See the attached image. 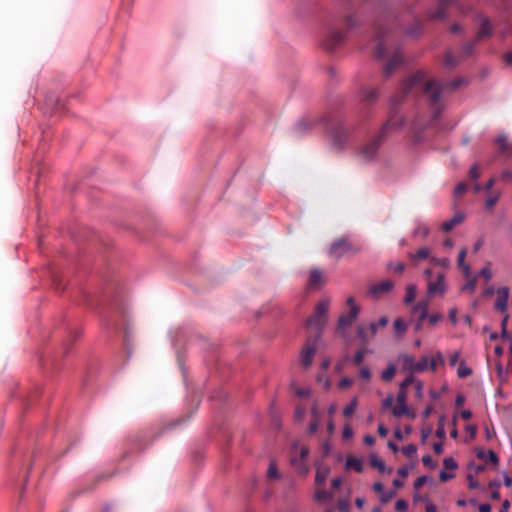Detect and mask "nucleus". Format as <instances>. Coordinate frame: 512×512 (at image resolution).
Listing matches in <instances>:
<instances>
[{"mask_svg":"<svg viewBox=\"0 0 512 512\" xmlns=\"http://www.w3.org/2000/svg\"><path fill=\"white\" fill-rule=\"evenodd\" d=\"M462 85L461 79H456L450 83L440 84L436 80H429L424 72H417L408 79H406L401 85V96H394L392 98V105H398L402 101V98L409 93H422L423 96L429 102L432 121H436L443 110V103L441 101V95L444 90L449 89L453 91Z\"/></svg>","mask_w":512,"mask_h":512,"instance_id":"1","label":"nucleus"},{"mask_svg":"<svg viewBox=\"0 0 512 512\" xmlns=\"http://www.w3.org/2000/svg\"><path fill=\"white\" fill-rule=\"evenodd\" d=\"M399 25L398 19L392 14L381 15L374 24L376 46L374 55L378 59L389 57L384 66V75L389 77L403 62L399 50L394 47V28Z\"/></svg>","mask_w":512,"mask_h":512,"instance_id":"2","label":"nucleus"},{"mask_svg":"<svg viewBox=\"0 0 512 512\" xmlns=\"http://www.w3.org/2000/svg\"><path fill=\"white\" fill-rule=\"evenodd\" d=\"M410 385L415 386L416 395L421 397L423 390V383L416 380L413 376H408L399 387L396 396L390 394L382 402V408L385 412H391L392 416H411L409 408L406 404L407 400V387Z\"/></svg>","mask_w":512,"mask_h":512,"instance_id":"3","label":"nucleus"},{"mask_svg":"<svg viewBox=\"0 0 512 512\" xmlns=\"http://www.w3.org/2000/svg\"><path fill=\"white\" fill-rule=\"evenodd\" d=\"M403 123V117L401 115H398L395 111H392L389 119L381 127L379 134L370 141H368L358 150V158L363 162L373 160L386 134L392 130L400 128L403 125Z\"/></svg>","mask_w":512,"mask_h":512,"instance_id":"4","label":"nucleus"},{"mask_svg":"<svg viewBox=\"0 0 512 512\" xmlns=\"http://www.w3.org/2000/svg\"><path fill=\"white\" fill-rule=\"evenodd\" d=\"M330 300L322 299L315 307L314 313L306 320L307 329L313 338L320 339L322 329L327 322V313L329 310Z\"/></svg>","mask_w":512,"mask_h":512,"instance_id":"5","label":"nucleus"},{"mask_svg":"<svg viewBox=\"0 0 512 512\" xmlns=\"http://www.w3.org/2000/svg\"><path fill=\"white\" fill-rule=\"evenodd\" d=\"M360 250V245L354 243L348 237H340L332 242L328 254L331 258L338 260L355 255Z\"/></svg>","mask_w":512,"mask_h":512,"instance_id":"6","label":"nucleus"},{"mask_svg":"<svg viewBox=\"0 0 512 512\" xmlns=\"http://www.w3.org/2000/svg\"><path fill=\"white\" fill-rule=\"evenodd\" d=\"M346 303L349 306V312L340 315L337 323L338 332H344L348 327H350L357 319L360 311V307L355 303V300L352 296L347 298Z\"/></svg>","mask_w":512,"mask_h":512,"instance_id":"7","label":"nucleus"},{"mask_svg":"<svg viewBox=\"0 0 512 512\" xmlns=\"http://www.w3.org/2000/svg\"><path fill=\"white\" fill-rule=\"evenodd\" d=\"M299 449V456L292 455L290 458L291 465L298 470L301 474H306L308 472V467L305 464V458L309 453V449L306 446H301L299 448L298 442L294 441L291 444V452L296 453Z\"/></svg>","mask_w":512,"mask_h":512,"instance_id":"8","label":"nucleus"},{"mask_svg":"<svg viewBox=\"0 0 512 512\" xmlns=\"http://www.w3.org/2000/svg\"><path fill=\"white\" fill-rule=\"evenodd\" d=\"M346 37V30L331 28L325 36L322 46L327 51H334L342 45Z\"/></svg>","mask_w":512,"mask_h":512,"instance_id":"9","label":"nucleus"},{"mask_svg":"<svg viewBox=\"0 0 512 512\" xmlns=\"http://www.w3.org/2000/svg\"><path fill=\"white\" fill-rule=\"evenodd\" d=\"M350 129L342 123H337L331 129V142L332 146L337 150H342L349 138Z\"/></svg>","mask_w":512,"mask_h":512,"instance_id":"10","label":"nucleus"},{"mask_svg":"<svg viewBox=\"0 0 512 512\" xmlns=\"http://www.w3.org/2000/svg\"><path fill=\"white\" fill-rule=\"evenodd\" d=\"M477 41L475 39L473 41L466 42L461 50L459 58H456L452 52H447L444 58V64L447 68H454L460 60L466 59L471 56L474 52V47Z\"/></svg>","mask_w":512,"mask_h":512,"instance_id":"11","label":"nucleus"},{"mask_svg":"<svg viewBox=\"0 0 512 512\" xmlns=\"http://www.w3.org/2000/svg\"><path fill=\"white\" fill-rule=\"evenodd\" d=\"M319 339L308 336L306 343L300 353V364L304 368H309L313 362L317 351V342Z\"/></svg>","mask_w":512,"mask_h":512,"instance_id":"12","label":"nucleus"},{"mask_svg":"<svg viewBox=\"0 0 512 512\" xmlns=\"http://www.w3.org/2000/svg\"><path fill=\"white\" fill-rule=\"evenodd\" d=\"M450 7H456L457 9H460L458 0H438L436 11L430 12L428 17L431 20L445 19L448 16L447 10Z\"/></svg>","mask_w":512,"mask_h":512,"instance_id":"13","label":"nucleus"},{"mask_svg":"<svg viewBox=\"0 0 512 512\" xmlns=\"http://www.w3.org/2000/svg\"><path fill=\"white\" fill-rule=\"evenodd\" d=\"M478 19L480 20V26L477 30L475 41H482L485 39H489L492 37L494 32V26L491 23L490 19L483 15H478Z\"/></svg>","mask_w":512,"mask_h":512,"instance_id":"14","label":"nucleus"},{"mask_svg":"<svg viewBox=\"0 0 512 512\" xmlns=\"http://www.w3.org/2000/svg\"><path fill=\"white\" fill-rule=\"evenodd\" d=\"M446 291L445 275L440 272L437 274L435 280H429L427 293L429 296L440 295L443 296Z\"/></svg>","mask_w":512,"mask_h":512,"instance_id":"15","label":"nucleus"},{"mask_svg":"<svg viewBox=\"0 0 512 512\" xmlns=\"http://www.w3.org/2000/svg\"><path fill=\"white\" fill-rule=\"evenodd\" d=\"M378 332V324L370 323L368 326L359 325L357 327V336L361 340L362 344L365 345L368 341L373 338Z\"/></svg>","mask_w":512,"mask_h":512,"instance_id":"16","label":"nucleus"},{"mask_svg":"<svg viewBox=\"0 0 512 512\" xmlns=\"http://www.w3.org/2000/svg\"><path fill=\"white\" fill-rule=\"evenodd\" d=\"M394 287V283L390 280H383L379 283L373 284L369 288V294L374 298H379L382 295L390 292Z\"/></svg>","mask_w":512,"mask_h":512,"instance_id":"17","label":"nucleus"},{"mask_svg":"<svg viewBox=\"0 0 512 512\" xmlns=\"http://www.w3.org/2000/svg\"><path fill=\"white\" fill-rule=\"evenodd\" d=\"M509 299V289L501 287L496 291V300L494 307L497 311L504 313L507 309Z\"/></svg>","mask_w":512,"mask_h":512,"instance_id":"18","label":"nucleus"},{"mask_svg":"<svg viewBox=\"0 0 512 512\" xmlns=\"http://www.w3.org/2000/svg\"><path fill=\"white\" fill-rule=\"evenodd\" d=\"M324 274L320 269H312L308 278V287L311 289H318L324 284Z\"/></svg>","mask_w":512,"mask_h":512,"instance_id":"19","label":"nucleus"},{"mask_svg":"<svg viewBox=\"0 0 512 512\" xmlns=\"http://www.w3.org/2000/svg\"><path fill=\"white\" fill-rule=\"evenodd\" d=\"M413 313L418 315V323L416 324V329H420L423 320L426 319L428 315V302L420 301L413 307Z\"/></svg>","mask_w":512,"mask_h":512,"instance_id":"20","label":"nucleus"},{"mask_svg":"<svg viewBox=\"0 0 512 512\" xmlns=\"http://www.w3.org/2000/svg\"><path fill=\"white\" fill-rule=\"evenodd\" d=\"M291 393L298 397L300 400H307L310 398L311 390L308 387H300L295 382H292L290 385Z\"/></svg>","mask_w":512,"mask_h":512,"instance_id":"21","label":"nucleus"},{"mask_svg":"<svg viewBox=\"0 0 512 512\" xmlns=\"http://www.w3.org/2000/svg\"><path fill=\"white\" fill-rule=\"evenodd\" d=\"M428 367L434 371L437 367L436 359L429 360L427 356H423L419 361H416V372H423Z\"/></svg>","mask_w":512,"mask_h":512,"instance_id":"22","label":"nucleus"},{"mask_svg":"<svg viewBox=\"0 0 512 512\" xmlns=\"http://www.w3.org/2000/svg\"><path fill=\"white\" fill-rule=\"evenodd\" d=\"M464 220V215L462 213H456L451 219L444 221L441 225V229L444 232H449L455 226L462 223Z\"/></svg>","mask_w":512,"mask_h":512,"instance_id":"23","label":"nucleus"},{"mask_svg":"<svg viewBox=\"0 0 512 512\" xmlns=\"http://www.w3.org/2000/svg\"><path fill=\"white\" fill-rule=\"evenodd\" d=\"M477 458L484 460L485 462H490L492 465L496 466L499 463V457L493 450H479L476 453Z\"/></svg>","mask_w":512,"mask_h":512,"instance_id":"24","label":"nucleus"},{"mask_svg":"<svg viewBox=\"0 0 512 512\" xmlns=\"http://www.w3.org/2000/svg\"><path fill=\"white\" fill-rule=\"evenodd\" d=\"M345 466L348 469L355 470L357 473H361L363 471V461H362V459L354 457V456H351V455L346 458Z\"/></svg>","mask_w":512,"mask_h":512,"instance_id":"25","label":"nucleus"},{"mask_svg":"<svg viewBox=\"0 0 512 512\" xmlns=\"http://www.w3.org/2000/svg\"><path fill=\"white\" fill-rule=\"evenodd\" d=\"M466 256H467V249L462 248L458 254L457 264H458V267L462 269L465 276L468 277L470 274V266L465 263Z\"/></svg>","mask_w":512,"mask_h":512,"instance_id":"26","label":"nucleus"},{"mask_svg":"<svg viewBox=\"0 0 512 512\" xmlns=\"http://www.w3.org/2000/svg\"><path fill=\"white\" fill-rule=\"evenodd\" d=\"M438 426L435 431V435L440 438L444 439L446 437V430H445V423H447L449 420H452L453 425H455V421L457 418H438Z\"/></svg>","mask_w":512,"mask_h":512,"instance_id":"27","label":"nucleus"},{"mask_svg":"<svg viewBox=\"0 0 512 512\" xmlns=\"http://www.w3.org/2000/svg\"><path fill=\"white\" fill-rule=\"evenodd\" d=\"M378 96L379 93L376 89L365 88L362 90V100L367 104L375 102L378 99Z\"/></svg>","mask_w":512,"mask_h":512,"instance_id":"28","label":"nucleus"},{"mask_svg":"<svg viewBox=\"0 0 512 512\" xmlns=\"http://www.w3.org/2000/svg\"><path fill=\"white\" fill-rule=\"evenodd\" d=\"M409 258L412 261L429 259L431 258L430 249L427 247H421L415 253H410Z\"/></svg>","mask_w":512,"mask_h":512,"instance_id":"29","label":"nucleus"},{"mask_svg":"<svg viewBox=\"0 0 512 512\" xmlns=\"http://www.w3.org/2000/svg\"><path fill=\"white\" fill-rule=\"evenodd\" d=\"M422 31V22L420 19H415V21L413 22V24L409 27V28H406L404 33L408 36H411V37H416L418 36Z\"/></svg>","mask_w":512,"mask_h":512,"instance_id":"30","label":"nucleus"},{"mask_svg":"<svg viewBox=\"0 0 512 512\" xmlns=\"http://www.w3.org/2000/svg\"><path fill=\"white\" fill-rule=\"evenodd\" d=\"M370 465L373 468H376L380 473H384L386 471V465L382 459H380L376 454H372L370 456Z\"/></svg>","mask_w":512,"mask_h":512,"instance_id":"31","label":"nucleus"},{"mask_svg":"<svg viewBox=\"0 0 512 512\" xmlns=\"http://www.w3.org/2000/svg\"><path fill=\"white\" fill-rule=\"evenodd\" d=\"M402 366L404 370L416 372V361L410 355H404L402 357Z\"/></svg>","mask_w":512,"mask_h":512,"instance_id":"32","label":"nucleus"},{"mask_svg":"<svg viewBox=\"0 0 512 512\" xmlns=\"http://www.w3.org/2000/svg\"><path fill=\"white\" fill-rule=\"evenodd\" d=\"M499 198H500L499 192H495V193L489 192L486 197V201H485L486 209H492L498 202Z\"/></svg>","mask_w":512,"mask_h":512,"instance_id":"33","label":"nucleus"},{"mask_svg":"<svg viewBox=\"0 0 512 512\" xmlns=\"http://www.w3.org/2000/svg\"><path fill=\"white\" fill-rule=\"evenodd\" d=\"M395 373H396L395 366L390 364L387 366V368L385 370H383V372L381 374V378L383 381L389 382L394 378Z\"/></svg>","mask_w":512,"mask_h":512,"instance_id":"34","label":"nucleus"},{"mask_svg":"<svg viewBox=\"0 0 512 512\" xmlns=\"http://www.w3.org/2000/svg\"><path fill=\"white\" fill-rule=\"evenodd\" d=\"M415 297H416V286L413 284H410L406 288V295L404 298V303L405 304L412 303L414 301Z\"/></svg>","mask_w":512,"mask_h":512,"instance_id":"35","label":"nucleus"},{"mask_svg":"<svg viewBox=\"0 0 512 512\" xmlns=\"http://www.w3.org/2000/svg\"><path fill=\"white\" fill-rule=\"evenodd\" d=\"M393 326L396 334L398 335H402L407 329L406 323L401 318H397L394 321Z\"/></svg>","mask_w":512,"mask_h":512,"instance_id":"36","label":"nucleus"},{"mask_svg":"<svg viewBox=\"0 0 512 512\" xmlns=\"http://www.w3.org/2000/svg\"><path fill=\"white\" fill-rule=\"evenodd\" d=\"M496 143L499 145V148L502 153H508L509 152V145L507 143V139L505 136L500 135L496 139Z\"/></svg>","mask_w":512,"mask_h":512,"instance_id":"37","label":"nucleus"},{"mask_svg":"<svg viewBox=\"0 0 512 512\" xmlns=\"http://www.w3.org/2000/svg\"><path fill=\"white\" fill-rule=\"evenodd\" d=\"M479 275L482 276L486 281H489L492 277L491 263H487L479 272Z\"/></svg>","mask_w":512,"mask_h":512,"instance_id":"38","label":"nucleus"},{"mask_svg":"<svg viewBox=\"0 0 512 512\" xmlns=\"http://www.w3.org/2000/svg\"><path fill=\"white\" fill-rule=\"evenodd\" d=\"M472 373V370L461 362L457 369V374L460 378H465Z\"/></svg>","mask_w":512,"mask_h":512,"instance_id":"39","label":"nucleus"},{"mask_svg":"<svg viewBox=\"0 0 512 512\" xmlns=\"http://www.w3.org/2000/svg\"><path fill=\"white\" fill-rule=\"evenodd\" d=\"M429 261L436 265V266H440V267H448L449 264H450V261L448 258H436V257H431L429 258Z\"/></svg>","mask_w":512,"mask_h":512,"instance_id":"40","label":"nucleus"},{"mask_svg":"<svg viewBox=\"0 0 512 512\" xmlns=\"http://www.w3.org/2000/svg\"><path fill=\"white\" fill-rule=\"evenodd\" d=\"M443 465H444V467H445L446 469H449V470H455V469H457V467H458L457 462H456V461H455V459H454V458H452V457H446V458H444V460H443Z\"/></svg>","mask_w":512,"mask_h":512,"instance_id":"41","label":"nucleus"},{"mask_svg":"<svg viewBox=\"0 0 512 512\" xmlns=\"http://www.w3.org/2000/svg\"><path fill=\"white\" fill-rule=\"evenodd\" d=\"M267 476L269 478H274V479H277L280 477L279 473H278V470H277V467H276V464L274 462H271L269 464V467H268V470H267Z\"/></svg>","mask_w":512,"mask_h":512,"instance_id":"42","label":"nucleus"},{"mask_svg":"<svg viewBox=\"0 0 512 512\" xmlns=\"http://www.w3.org/2000/svg\"><path fill=\"white\" fill-rule=\"evenodd\" d=\"M476 282H477V279L476 277H472L463 287H462V290L463 291H468L470 293H473L476 289Z\"/></svg>","mask_w":512,"mask_h":512,"instance_id":"43","label":"nucleus"},{"mask_svg":"<svg viewBox=\"0 0 512 512\" xmlns=\"http://www.w3.org/2000/svg\"><path fill=\"white\" fill-rule=\"evenodd\" d=\"M387 268H388L389 270H391V271H394V272H396V273H399V274H400V273H402V272L404 271V269H405V265H404V263H402V262H398V263H389V264L387 265Z\"/></svg>","mask_w":512,"mask_h":512,"instance_id":"44","label":"nucleus"},{"mask_svg":"<svg viewBox=\"0 0 512 512\" xmlns=\"http://www.w3.org/2000/svg\"><path fill=\"white\" fill-rule=\"evenodd\" d=\"M365 350L364 349H358L357 352L354 355L353 362L355 365L359 366L365 357Z\"/></svg>","mask_w":512,"mask_h":512,"instance_id":"45","label":"nucleus"},{"mask_svg":"<svg viewBox=\"0 0 512 512\" xmlns=\"http://www.w3.org/2000/svg\"><path fill=\"white\" fill-rule=\"evenodd\" d=\"M311 127V122L309 120H301L297 123L296 125V130L299 132V133H302L304 132L305 130L309 129Z\"/></svg>","mask_w":512,"mask_h":512,"instance_id":"46","label":"nucleus"},{"mask_svg":"<svg viewBox=\"0 0 512 512\" xmlns=\"http://www.w3.org/2000/svg\"><path fill=\"white\" fill-rule=\"evenodd\" d=\"M402 451L407 457H411L417 452V447L411 443L403 447Z\"/></svg>","mask_w":512,"mask_h":512,"instance_id":"47","label":"nucleus"},{"mask_svg":"<svg viewBox=\"0 0 512 512\" xmlns=\"http://www.w3.org/2000/svg\"><path fill=\"white\" fill-rule=\"evenodd\" d=\"M356 409V402L352 401L348 405H346L343 409V415L342 416H351Z\"/></svg>","mask_w":512,"mask_h":512,"instance_id":"48","label":"nucleus"},{"mask_svg":"<svg viewBox=\"0 0 512 512\" xmlns=\"http://www.w3.org/2000/svg\"><path fill=\"white\" fill-rule=\"evenodd\" d=\"M353 429L350 427V425L346 424L343 427L342 431V437L344 440H350L353 437Z\"/></svg>","mask_w":512,"mask_h":512,"instance_id":"49","label":"nucleus"},{"mask_svg":"<svg viewBox=\"0 0 512 512\" xmlns=\"http://www.w3.org/2000/svg\"><path fill=\"white\" fill-rule=\"evenodd\" d=\"M422 463L425 465V466H428L430 468H435L436 467V462L432 459L431 455L429 454H426V455H423L422 456Z\"/></svg>","mask_w":512,"mask_h":512,"instance_id":"50","label":"nucleus"},{"mask_svg":"<svg viewBox=\"0 0 512 512\" xmlns=\"http://www.w3.org/2000/svg\"><path fill=\"white\" fill-rule=\"evenodd\" d=\"M469 177L472 180H477L480 177V170L477 164H474L469 170Z\"/></svg>","mask_w":512,"mask_h":512,"instance_id":"51","label":"nucleus"},{"mask_svg":"<svg viewBox=\"0 0 512 512\" xmlns=\"http://www.w3.org/2000/svg\"><path fill=\"white\" fill-rule=\"evenodd\" d=\"M395 509L400 512H405L408 509V503L404 499H398L395 503Z\"/></svg>","mask_w":512,"mask_h":512,"instance_id":"52","label":"nucleus"},{"mask_svg":"<svg viewBox=\"0 0 512 512\" xmlns=\"http://www.w3.org/2000/svg\"><path fill=\"white\" fill-rule=\"evenodd\" d=\"M359 376L363 381H369L371 378V372L368 367H361Z\"/></svg>","mask_w":512,"mask_h":512,"instance_id":"53","label":"nucleus"},{"mask_svg":"<svg viewBox=\"0 0 512 512\" xmlns=\"http://www.w3.org/2000/svg\"><path fill=\"white\" fill-rule=\"evenodd\" d=\"M468 188V185L465 182L459 183L454 190L455 196L463 195Z\"/></svg>","mask_w":512,"mask_h":512,"instance_id":"54","label":"nucleus"},{"mask_svg":"<svg viewBox=\"0 0 512 512\" xmlns=\"http://www.w3.org/2000/svg\"><path fill=\"white\" fill-rule=\"evenodd\" d=\"M430 480V477L427 475H423L418 477L414 482V488L419 489L422 485H424L426 482Z\"/></svg>","mask_w":512,"mask_h":512,"instance_id":"55","label":"nucleus"},{"mask_svg":"<svg viewBox=\"0 0 512 512\" xmlns=\"http://www.w3.org/2000/svg\"><path fill=\"white\" fill-rule=\"evenodd\" d=\"M507 322H508V315L506 314L503 317L502 321H501L502 337L506 338V339H510V336H509V334L507 333V330H506Z\"/></svg>","mask_w":512,"mask_h":512,"instance_id":"56","label":"nucleus"},{"mask_svg":"<svg viewBox=\"0 0 512 512\" xmlns=\"http://www.w3.org/2000/svg\"><path fill=\"white\" fill-rule=\"evenodd\" d=\"M356 23H357V21H356V19H355V17L353 15L347 16L345 18V28H346V30L351 29L354 26H356Z\"/></svg>","mask_w":512,"mask_h":512,"instance_id":"57","label":"nucleus"},{"mask_svg":"<svg viewBox=\"0 0 512 512\" xmlns=\"http://www.w3.org/2000/svg\"><path fill=\"white\" fill-rule=\"evenodd\" d=\"M443 316L439 313L427 315L426 319L428 320L429 324L434 325L435 323L442 320Z\"/></svg>","mask_w":512,"mask_h":512,"instance_id":"58","label":"nucleus"},{"mask_svg":"<svg viewBox=\"0 0 512 512\" xmlns=\"http://www.w3.org/2000/svg\"><path fill=\"white\" fill-rule=\"evenodd\" d=\"M353 383V380L351 378H348V377H344L343 379L340 380L338 386L340 389H346L348 387H350Z\"/></svg>","mask_w":512,"mask_h":512,"instance_id":"59","label":"nucleus"},{"mask_svg":"<svg viewBox=\"0 0 512 512\" xmlns=\"http://www.w3.org/2000/svg\"><path fill=\"white\" fill-rule=\"evenodd\" d=\"M326 477H327V471H324V472L317 471L316 475H315V482L317 484H321L326 480Z\"/></svg>","mask_w":512,"mask_h":512,"instance_id":"60","label":"nucleus"},{"mask_svg":"<svg viewBox=\"0 0 512 512\" xmlns=\"http://www.w3.org/2000/svg\"><path fill=\"white\" fill-rule=\"evenodd\" d=\"M432 428L431 427H423L421 429V442L425 443L429 435L431 434Z\"/></svg>","mask_w":512,"mask_h":512,"instance_id":"61","label":"nucleus"},{"mask_svg":"<svg viewBox=\"0 0 512 512\" xmlns=\"http://www.w3.org/2000/svg\"><path fill=\"white\" fill-rule=\"evenodd\" d=\"M413 467V465H404L400 468H398L397 470V474L400 475L401 477H407L408 474H409V470Z\"/></svg>","mask_w":512,"mask_h":512,"instance_id":"62","label":"nucleus"},{"mask_svg":"<svg viewBox=\"0 0 512 512\" xmlns=\"http://www.w3.org/2000/svg\"><path fill=\"white\" fill-rule=\"evenodd\" d=\"M469 489H476L479 487V483L471 474L467 475Z\"/></svg>","mask_w":512,"mask_h":512,"instance_id":"63","label":"nucleus"},{"mask_svg":"<svg viewBox=\"0 0 512 512\" xmlns=\"http://www.w3.org/2000/svg\"><path fill=\"white\" fill-rule=\"evenodd\" d=\"M428 228L425 226H419L414 230L415 235H421L422 237H426L428 235Z\"/></svg>","mask_w":512,"mask_h":512,"instance_id":"64","label":"nucleus"}]
</instances>
